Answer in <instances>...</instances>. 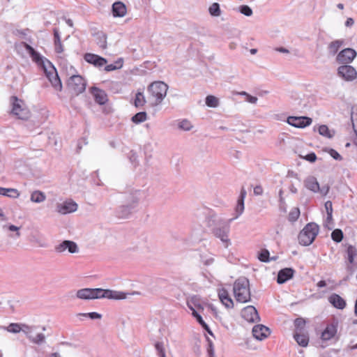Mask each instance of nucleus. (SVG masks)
<instances>
[{
	"label": "nucleus",
	"mask_w": 357,
	"mask_h": 357,
	"mask_svg": "<svg viewBox=\"0 0 357 357\" xmlns=\"http://www.w3.org/2000/svg\"><path fill=\"white\" fill-rule=\"evenodd\" d=\"M263 193V189L261 186L257 185L254 188V194L255 195H261Z\"/></svg>",
	"instance_id": "63"
},
{
	"label": "nucleus",
	"mask_w": 357,
	"mask_h": 357,
	"mask_svg": "<svg viewBox=\"0 0 357 357\" xmlns=\"http://www.w3.org/2000/svg\"><path fill=\"white\" fill-rule=\"evenodd\" d=\"M155 348L157 351L158 357H166L165 349L164 344L161 342H157L155 344Z\"/></svg>",
	"instance_id": "45"
},
{
	"label": "nucleus",
	"mask_w": 357,
	"mask_h": 357,
	"mask_svg": "<svg viewBox=\"0 0 357 357\" xmlns=\"http://www.w3.org/2000/svg\"><path fill=\"white\" fill-rule=\"evenodd\" d=\"M357 52L352 48H345L341 50L336 56V61L342 65L351 63L356 58Z\"/></svg>",
	"instance_id": "9"
},
{
	"label": "nucleus",
	"mask_w": 357,
	"mask_h": 357,
	"mask_svg": "<svg viewBox=\"0 0 357 357\" xmlns=\"http://www.w3.org/2000/svg\"><path fill=\"white\" fill-rule=\"evenodd\" d=\"M90 91L91 93L93 95V98L96 103L102 105L107 102V95L105 92V91L96 86H93L90 89Z\"/></svg>",
	"instance_id": "22"
},
{
	"label": "nucleus",
	"mask_w": 357,
	"mask_h": 357,
	"mask_svg": "<svg viewBox=\"0 0 357 357\" xmlns=\"http://www.w3.org/2000/svg\"><path fill=\"white\" fill-rule=\"evenodd\" d=\"M127 9L121 1H116L112 4V14L115 17H122L126 15Z\"/></svg>",
	"instance_id": "28"
},
{
	"label": "nucleus",
	"mask_w": 357,
	"mask_h": 357,
	"mask_svg": "<svg viewBox=\"0 0 357 357\" xmlns=\"http://www.w3.org/2000/svg\"><path fill=\"white\" fill-rule=\"evenodd\" d=\"M52 68H54V66L50 63V65H47L46 67L43 68L45 73L46 75V77L48 78L49 81L50 82L51 79H53L54 76L52 75Z\"/></svg>",
	"instance_id": "54"
},
{
	"label": "nucleus",
	"mask_w": 357,
	"mask_h": 357,
	"mask_svg": "<svg viewBox=\"0 0 357 357\" xmlns=\"http://www.w3.org/2000/svg\"><path fill=\"white\" fill-rule=\"evenodd\" d=\"M331 238L334 241L340 243L343 238V233L342 230L339 229L333 230L331 233Z\"/></svg>",
	"instance_id": "48"
},
{
	"label": "nucleus",
	"mask_w": 357,
	"mask_h": 357,
	"mask_svg": "<svg viewBox=\"0 0 357 357\" xmlns=\"http://www.w3.org/2000/svg\"><path fill=\"white\" fill-rule=\"evenodd\" d=\"M67 85L73 93L78 95L85 91L86 82L80 75H73L68 80Z\"/></svg>",
	"instance_id": "7"
},
{
	"label": "nucleus",
	"mask_w": 357,
	"mask_h": 357,
	"mask_svg": "<svg viewBox=\"0 0 357 357\" xmlns=\"http://www.w3.org/2000/svg\"><path fill=\"white\" fill-rule=\"evenodd\" d=\"M347 259L350 264H353L354 258L357 255V250L354 246L349 245L347 250Z\"/></svg>",
	"instance_id": "42"
},
{
	"label": "nucleus",
	"mask_w": 357,
	"mask_h": 357,
	"mask_svg": "<svg viewBox=\"0 0 357 357\" xmlns=\"http://www.w3.org/2000/svg\"><path fill=\"white\" fill-rule=\"evenodd\" d=\"M238 9L241 14L247 17L251 16L253 13L251 8L247 5L240 6Z\"/></svg>",
	"instance_id": "50"
},
{
	"label": "nucleus",
	"mask_w": 357,
	"mask_h": 357,
	"mask_svg": "<svg viewBox=\"0 0 357 357\" xmlns=\"http://www.w3.org/2000/svg\"><path fill=\"white\" fill-rule=\"evenodd\" d=\"M84 58L87 63L98 68L102 67L107 63L106 59L92 53H86Z\"/></svg>",
	"instance_id": "20"
},
{
	"label": "nucleus",
	"mask_w": 357,
	"mask_h": 357,
	"mask_svg": "<svg viewBox=\"0 0 357 357\" xmlns=\"http://www.w3.org/2000/svg\"><path fill=\"white\" fill-rule=\"evenodd\" d=\"M77 208V204L73 199H67L56 204V211L62 215L75 212Z\"/></svg>",
	"instance_id": "13"
},
{
	"label": "nucleus",
	"mask_w": 357,
	"mask_h": 357,
	"mask_svg": "<svg viewBox=\"0 0 357 357\" xmlns=\"http://www.w3.org/2000/svg\"><path fill=\"white\" fill-rule=\"evenodd\" d=\"M128 293L112 289H104L101 288H84L76 292L77 298L82 300H91L107 298L110 300H124L127 298Z\"/></svg>",
	"instance_id": "1"
},
{
	"label": "nucleus",
	"mask_w": 357,
	"mask_h": 357,
	"mask_svg": "<svg viewBox=\"0 0 357 357\" xmlns=\"http://www.w3.org/2000/svg\"><path fill=\"white\" fill-rule=\"evenodd\" d=\"M257 98L255 97V96H252L251 95H248L246 98V100L248 102H250L252 104H256L257 102Z\"/></svg>",
	"instance_id": "61"
},
{
	"label": "nucleus",
	"mask_w": 357,
	"mask_h": 357,
	"mask_svg": "<svg viewBox=\"0 0 357 357\" xmlns=\"http://www.w3.org/2000/svg\"><path fill=\"white\" fill-rule=\"evenodd\" d=\"M252 334L257 340H262L269 335L270 330L262 324H258L253 327Z\"/></svg>",
	"instance_id": "23"
},
{
	"label": "nucleus",
	"mask_w": 357,
	"mask_h": 357,
	"mask_svg": "<svg viewBox=\"0 0 357 357\" xmlns=\"http://www.w3.org/2000/svg\"><path fill=\"white\" fill-rule=\"evenodd\" d=\"M328 153L332 158L337 160H341L342 159V156L333 149H330Z\"/></svg>",
	"instance_id": "58"
},
{
	"label": "nucleus",
	"mask_w": 357,
	"mask_h": 357,
	"mask_svg": "<svg viewBox=\"0 0 357 357\" xmlns=\"http://www.w3.org/2000/svg\"><path fill=\"white\" fill-rule=\"evenodd\" d=\"M0 195H3L10 198H17L20 196V192L15 188L0 187Z\"/></svg>",
	"instance_id": "35"
},
{
	"label": "nucleus",
	"mask_w": 357,
	"mask_h": 357,
	"mask_svg": "<svg viewBox=\"0 0 357 357\" xmlns=\"http://www.w3.org/2000/svg\"><path fill=\"white\" fill-rule=\"evenodd\" d=\"M270 253L267 250H262L259 254V259L262 262H268L270 261L269 259Z\"/></svg>",
	"instance_id": "51"
},
{
	"label": "nucleus",
	"mask_w": 357,
	"mask_h": 357,
	"mask_svg": "<svg viewBox=\"0 0 357 357\" xmlns=\"http://www.w3.org/2000/svg\"><path fill=\"white\" fill-rule=\"evenodd\" d=\"M79 316L89 317L91 319H98L102 317V315L98 312H88V313H81L79 314Z\"/></svg>",
	"instance_id": "52"
},
{
	"label": "nucleus",
	"mask_w": 357,
	"mask_h": 357,
	"mask_svg": "<svg viewBox=\"0 0 357 357\" xmlns=\"http://www.w3.org/2000/svg\"><path fill=\"white\" fill-rule=\"evenodd\" d=\"M155 348L157 351L158 357H166L165 349L164 344L161 342H157L155 344Z\"/></svg>",
	"instance_id": "46"
},
{
	"label": "nucleus",
	"mask_w": 357,
	"mask_h": 357,
	"mask_svg": "<svg viewBox=\"0 0 357 357\" xmlns=\"http://www.w3.org/2000/svg\"><path fill=\"white\" fill-rule=\"evenodd\" d=\"M294 338L298 344L303 347H306L308 345L309 336L305 333H294Z\"/></svg>",
	"instance_id": "31"
},
{
	"label": "nucleus",
	"mask_w": 357,
	"mask_h": 357,
	"mask_svg": "<svg viewBox=\"0 0 357 357\" xmlns=\"http://www.w3.org/2000/svg\"><path fill=\"white\" fill-rule=\"evenodd\" d=\"M53 33H54V43L61 42L59 29L57 28H54Z\"/></svg>",
	"instance_id": "60"
},
{
	"label": "nucleus",
	"mask_w": 357,
	"mask_h": 357,
	"mask_svg": "<svg viewBox=\"0 0 357 357\" xmlns=\"http://www.w3.org/2000/svg\"><path fill=\"white\" fill-rule=\"evenodd\" d=\"M305 188L314 192H319L321 195H326L328 190V184L321 185L317 182V180H304Z\"/></svg>",
	"instance_id": "15"
},
{
	"label": "nucleus",
	"mask_w": 357,
	"mask_h": 357,
	"mask_svg": "<svg viewBox=\"0 0 357 357\" xmlns=\"http://www.w3.org/2000/svg\"><path fill=\"white\" fill-rule=\"evenodd\" d=\"M319 135L328 139H331L335 135V130H330L326 125H321L318 127Z\"/></svg>",
	"instance_id": "37"
},
{
	"label": "nucleus",
	"mask_w": 357,
	"mask_h": 357,
	"mask_svg": "<svg viewBox=\"0 0 357 357\" xmlns=\"http://www.w3.org/2000/svg\"><path fill=\"white\" fill-rule=\"evenodd\" d=\"M241 317L250 323L258 322L260 319L257 310L252 305L244 307L241 311Z\"/></svg>",
	"instance_id": "18"
},
{
	"label": "nucleus",
	"mask_w": 357,
	"mask_h": 357,
	"mask_svg": "<svg viewBox=\"0 0 357 357\" xmlns=\"http://www.w3.org/2000/svg\"><path fill=\"white\" fill-rule=\"evenodd\" d=\"M51 75L54 76L53 79L50 81L52 86L56 90L61 91L62 90V84L55 68H52Z\"/></svg>",
	"instance_id": "33"
},
{
	"label": "nucleus",
	"mask_w": 357,
	"mask_h": 357,
	"mask_svg": "<svg viewBox=\"0 0 357 357\" xmlns=\"http://www.w3.org/2000/svg\"><path fill=\"white\" fill-rule=\"evenodd\" d=\"M300 157L310 162H315L317 158L316 154L314 152H311L305 156L301 155Z\"/></svg>",
	"instance_id": "55"
},
{
	"label": "nucleus",
	"mask_w": 357,
	"mask_h": 357,
	"mask_svg": "<svg viewBox=\"0 0 357 357\" xmlns=\"http://www.w3.org/2000/svg\"><path fill=\"white\" fill-rule=\"evenodd\" d=\"M147 119V114L146 112H139L135 114L131 119L132 121L136 124L142 123Z\"/></svg>",
	"instance_id": "39"
},
{
	"label": "nucleus",
	"mask_w": 357,
	"mask_h": 357,
	"mask_svg": "<svg viewBox=\"0 0 357 357\" xmlns=\"http://www.w3.org/2000/svg\"><path fill=\"white\" fill-rule=\"evenodd\" d=\"M344 41L343 39L335 40L331 42L328 45V54L331 56L337 54L339 50L344 45Z\"/></svg>",
	"instance_id": "30"
},
{
	"label": "nucleus",
	"mask_w": 357,
	"mask_h": 357,
	"mask_svg": "<svg viewBox=\"0 0 357 357\" xmlns=\"http://www.w3.org/2000/svg\"><path fill=\"white\" fill-rule=\"evenodd\" d=\"M0 227L3 233L8 234V236L13 239H17L20 237V229L21 227L14 225L11 223L6 222H0Z\"/></svg>",
	"instance_id": "12"
},
{
	"label": "nucleus",
	"mask_w": 357,
	"mask_h": 357,
	"mask_svg": "<svg viewBox=\"0 0 357 357\" xmlns=\"http://www.w3.org/2000/svg\"><path fill=\"white\" fill-rule=\"evenodd\" d=\"M54 250L57 253H63L66 250L70 254H75L79 252V248L77 243L70 240H65L56 245L54 247Z\"/></svg>",
	"instance_id": "14"
},
{
	"label": "nucleus",
	"mask_w": 357,
	"mask_h": 357,
	"mask_svg": "<svg viewBox=\"0 0 357 357\" xmlns=\"http://www.w3.org/2000/svg\"><path fill=\"white\" fill-rule=\"evenodd\" d=\"M46 199L45 194L40 190H34L31 192L30 196L31 202L36 204H40Z\"/></svg>",
	"instance_id": "32"
},
{
	"label": "nucleus",
	"mask_w": 357,
	"mask_h": 357,
	"mask_svg": "<svg viewBox=\"0 0 357 357\" xmlns=\"http://www.w3.org/2000/svg\"><path fill=\"white\" fill-rule=\"evenodd\" d=\"M287 122L295 128H303L310 126L312 120L307 116H289Z\"/></svg>",
	"instance_id": "19"
},
{
	"label": "nucleus",
	"mask_w": 357,
	"mask_h": 357,
	"mask_svg": "<svg viewBox=\"0 0 357 357\" xmlns=\"http://www.w3.org/2000/svg\"><path fill=\"white\" fill-rule=\"evenodd\" d=\"M294 333L303 332L305 326V321L303 318H297L294 320Z\"/></svg>",
	"instance_id": "41"
},
{
	"label": "nucleus",
	"mask_w": 357,
	"mask_h": 357,
	"mask_svg": "<svg viewBox=\"0 0 357 357\" xmlns=\"http://www.w3.org/2000/svg\"><path fill=\"white\" fill-rule=\"evenodd\" d=\"M247 195L246 190L242 187L240 195L238 197L236 205L234 208V216L228 220V224L231 223L234 220L238 218L244 212L245 205L244 201Z\"/></svg>",
	"instance_id": "11"
},
{
	"label": "nucleus",
	"mask_w": 357,
	"mask_h": 357,
	"mask_svg": "<svg viewBox=\"0 0 357 357\" xmlns=\"http://www.w3.org/2000/svg\"><path fill=\"white\" fill-rule=\"evenodd\" d=\"M229 226L226 225L222 227H216L213 231L214 236L222 241L225 248H228L231 244V241L229 238Z\"/></svg>",
	"instance_id": "16"
},
{
	"label": "nucleus",
	"mask_w": 357,
	"mask_h": 357,
	"mask_svg": "<svg viewBox=\"0 0 357 357\" xmlns=\"http://www.w3.org/2000/svg\"><path fill=\"white\" fill-rule=\"evenodd\" d=\"M8 220V218L4 213L3 209L0 208V222H6Z\"/></svg>",
	"instance_id": "62"
},
{
	"label": "nucleus",
	"mask_w": 357,
	"mask_h": 357,
	"mask_svg": "<svg viewBox=\"0 0 357 357\" xmlns=\"http://www.w3.org/2000/svg\"><path fill=\"white\" fill-rule=\"evenodd\" d=\"M135 202L131 205L123 203L116 210V214L120 218H128L130 215L136 211L135 208Z\"/></svg>",
	"instance_id": "21"
},
{
	"label": "nucleus",
	"mask_w": 357,
	"mask_h": 357,
	"mask_svg": "<svg viewBox=\"0 0 357 357\" xmlns=\"http://www.w3.org/2000/svg\"><path fill=\"white\" fill-rule=\"evenodd\" d=\"M233 291L237 302L245 303L250 301V282L246 278H238L234 283Z\"/></svg>",
	"instance_id": "2"
},
{
	"label": "nucleus",
	"mask_w": 357,
	"mask_h": 357,
	"mask_svg": "<svg viewBox=\"0 0 357 357\" xmlns=\"http://www.w3.org/2000/svg\"><path fill=\"white\" fill-rule=\"evenodd\" d=\"M319 231V226L314 222L307 224L300 231L298 239L301 245H310L313 243Z\"/></svg>",
	"instance_id": "4"
},
{
	"label": "nucleus",
	"mask_w": 357,
	"mask_h": 357,
	"mask_svg": "<svg viewBox=\"0 0 357 357\" xmlns=\"http://www.w3.org/2000/svg\"><path fill=\"white\" fill-rule=\"evenodd\" d=\"M96 40L97 45L102 49L107 48V35L102 31H98L96 33Z\"/></svg>",
	"instance_id": "36"
},
{
	"label": "nucleus",
	"mask_w": 357,
	"mask_h": 357,
	"mask_svg": "<svg viewBox=\"0 0 357 357\" xmlns=\"http://www.w3.org/2000/svg\"><path fill=\"white\" fill-rule=\"evenodd\" d=\"M141 195L142 192L139 190H132L130 191L126 192L123 194V203L131 205L132 202H135V208L137 209L139 203Z\"/></svg>",
	"instance_id": "17"
},
{
	"label": "nucleus",
	"mask_w": 357,
	"mask_h": 357,
	"mask_svg": "<svg viewBox=\"0 0 357 357\" xmlns=\"http://www.w3.org/2000/svg\"><path fill=\"white\" fill-rule=\"evenodd\" d=\"M168 90V86L163 82L158 81L151 83L148 86V91L153 99L152 105H158L162 102L166 96Z\"/></svg>",
	"instance_id": "3"
},
{
	"label": "nucleus",
	"mask_w": 357,
	"mask_h": 357,
	"mask_svg": "<svg viewBox=\"0 0 357 357\" xmlns=\"http://www.w3.org/2000/svg\"><path fill=\"white\" fill-rule=\"evenodd\" d=\"M187 306L192 311V313L204 310L202 303L198 296H192L187 299Z\"/></svg>",
	"instance_id": "25"
},
{
	"label": "nucleus",
	"mask_w": 357,
	"mask_h": 357,
	"mask_svg": "<svg viewBox=\"0 0 357 357\" xmlns=\"http://www.w3.org/2000/svg\"><path fill=\"white\" fill-rule=\"evenodd\" d=\"M129 158H130V160L131 161L132 163L135 164V162L137 161V156L135 154V153H133V152L131 151L130 153Z\"/></svg>",
	"instance_id": "64"
},
{
	"label": "nucleus",
	"mask_w": 357,
	"mask_h": 357,
	"mask_svg": "<svg viewBox=\"0 0 357 357\" xmlns=\"http://www.w3.org/2000/svg\"><path fill=\"white\" fill-rule=\"evenodd\" d=\"M54 51L57 54L63 53L64 49L61 42L54 43Z\"/></svg>",
	"instance_id": "59"
},
{
	"label": "nucleus",
	"mask_w": 357,
	"mask_h": 357,
	"mask_svg": "<svg viewBox=\"0 0 357 357\" xmlns=\"http://www.w3.org/2000/svg\"><path fill=\"white\" fill-rule=\"evenodd\" d=\"M219 104L218 98L215 96L209 95L206 98V105L210 107H217Z\"/></svg>",
	"instance_id": "43"
},
{
	"label": "nucleus",
	"mask_w": 357,
	"mask_h": 357,
	"mask_svg": "<svg viewBox=\"0 0 357 357\" xmlns=\"http://www.w3.org/2000/svg\"><path fill=\"white\" fill-rule=\"evenodd\" d=\"M300 216V210L298 208H294L291 210L288 215V220L290 222H295L298 220Z\"/></svg>",
	"instance_id": "47"
},
{
	"label": "nucleus",
	"mask_w": 357,
	"mask_h": 357,
	"mask_svg": "<svg viewBox=\"0 0 357 357\" xmlns=\"http://www.w3.org/2000/svg\"><path fill=\"white\" fill-rule=\"evenodd\" d=\"M337 332V324L332 323L326 326L321 333V338L324 341H328L335 337Z\"/></svg>",
	"instance_id": "24"
},
{
	"label": "nucleus",
	"mask_w": 357,
	"mask_h": 357,
	"mask_svg": "<svg viewBox=\"0 0 357 357\" xmlns=\"http://www.w3.org/2000/svg\"><path fill=\"white\" fill-rule=\"evenodd\" d=\"M328 301L335 307L342 310L346 307L345 301L338 294H333L328 297Z\"/></svg>",
	"instance_id": "29"
},
{
	"label": "nucleus",
	"mask_w": 357,
	"mask_h": 357,
	"mask_svg": "<svg viewBox=\"0 0 357 357\" xmlns=\"http://www.w3.org/2000/svg\"><path fill=\"white\" fill-rule=\"evenodd\" d=\"M25 50L29 52L32 60L36 62L38 65L44 68L47 65H50V61L47 59H45L40 55L39 52L36 51L33 47L26 43H22Z\"/></svg>",
	"instance_id": "10"
},
{
	"label": "nucleus",
	"mask_w": 357,
	"mask_h": 357,
	"mask_svg": "<svg viewBox=\"0 0 357 357\" xmlns=\"http://www.w3.org/2000/svg\"><path fill=\"white\" fill-rule=\"evenodd\" d=\"M337 75L346 82H353L357 78V71L349 64L340 66L337 69Z\"/></svg>",
	"instance_id": "8"
},
{
	"label": "nucleus",
	"mask_w": 357,
	"mask_h": 357,
	"mask_svg": "<svg viewBox=\"0 0 357 357\" xmlns=\"http://www.w3.org/2000/svg\"><path fill=\"white\" fill-rule=\"evenodd\" d=\"M25 326L26 324H24L11 323L8 326L3 327V328L9 333H18L21 331L24 332Z\"/></svg>",
	"instance_id": "34"
},
{
	"label": "nucleus",
	"mask_w": 357,
	"mask_h": 357,
	"mask_svg": "<svg viewBox=\"0 0 357 357\" xmlns=\"http://www.w3.org/2000/svg\"><path fill=\"white\" fill-rule=\"evenodd\" d=\"M326 213L328 215V218H331L332 217L333 214V204L331 201H327L324 204Z\"/></svg>",
	"instance_id": "57"
},
{
	"label": "nucleus",
	"mask_w": 357,
	"mask_h": 357,
	"mask_svg": "<svg viewBox=\"0 0 357 357\" xmlns=\"http://www.w3.org/2000/svg\"><path fill=\"white\" fill-rule=\"evenodd\" d=\"M116 63L119 64V66H116V65H114V64L107 65L105 67V70L107 71V72L113 71V70H115L116 69L121 68L122 67V66H123V63H122L121 61H117Z\"/></svg>",
	"instance_id": "53"
},
{
	"label": "nucleus",
	"mask_w": 357,
	"mask_h": 357,
	"mask_svg": "<svg viewBox=\"0 0 357 357\" xmlns=\"http://www.w3.org/2000/svg\"><path fill=\"white\" fill-rule=\"evenodd\" d=\"M207 355L208 357H215L214 347L211 340H208Z\"/></svg>",
	"instance_id": "56"
},
{
	"label": "nucleus",
	"mask_w": 357,
	"mask_h": 357,
	"mask_svg": "<svg viewBox=\"0 0 357 357\" xmlns=\"http://www.w3.org/2000/svg\"><path fill=\"white\" fill-rule=\"evenodd\" d=\"M218 295L221 303L227 308H232L234 307V302L229 296L228 291L225 289H220L218 290Z\"/></svg>",
	"instance_id": "27"
},
{
	"label": "nucleus",
	"mask_w": 357,
	"mask_h": 357,
	"mask_svg": "<svg viewBox=\"0 0 357 357\" xmlns=\"http://www.w3.org/2000/svg\"><path fill=\"white\" fill-rule=\"evenodd\" d=\"M38 326L26 324L23 333L31 342L36 344H41L45 342V336L43 333L38 332Z\"/></svg>",
	"instance_id": "6"
},
{
	"label": "nucleus",
	"mask_w": 357,
	"mask_h": 357,
	"mask_svg": "<svg viewBox=\"0 0 357 357\" xmlns=\"http://www.w3.org/2000/svg\"><path fill=\"white\" fill-rule=\"evenodd\" d=\"M209 13L212 16L218 17L220 15V5L218 3H213L210 7H209Z\"/></svg>",
	"instance_id": "49"
},
{
	"label": "nucleus",
	"mask_w": 357,
	"mask_h": 357,
	"mask_svg": "<svg viewBox=\"0 0 357 357\" xmlns=\"http://www.w3.org/2000/svg\"><path fill=\"white\" fill-rule=\"evenodd\" d=\"M146 102V100L144 96L143 92L138 91L135 94V100H134L135 106L137 108L142 107L145 105Z\"/></svg>",
	"instance_id": "38"
},
{
	"label": "nucleus",
	"mask_w": 357,
	"mask_h": 357,
	"mask_svg": "<svg viewBox=\"0 0 357 357\" xmlns=\"http://www.w3.org/2000/svg\"><path fill=\"white\" fill-rule=\"evenodd\" d=\"M294 273V270L291 268H285L278 272L277 277V282L278 284H283L287 280H290Z\"/></svg>",
	"instance_id": "26"
},
{
	"label": "nucleus",
	"mask_w": 357,
	"mask_h": 357,
	"mask_svg": "<svg viewBox=\"0 0 357 357\" xmlns=\"http://www.w3.org/2000/svg\"><path fill=\"white\" fill-rule=\"evenodd\" d=\"M11 114L19 119L26 120L30 116V111L25 102L17 96H11Z\"/></svg>",
	"instance_id": "5"
},
{
	"label": "nucleus",
	"mask_w": 357,
	"mask_h": 357,
	"mask_svg": "<svg viewBox=\"0 0 357 357\" xmlns=\"http://www.w3.org/2000/svg\"><path fill=\"white\" fill-rule=\"evenodd\" d=\"M192 315L197 319V322L211 335H212V332L210 330L208 324L204 321L202 317L197 312H195L192 313Z\"/></svg>",
	"instance_id": "40"
},
{
	"label": "nucleus",
	"mask_w": 357,
	"mask_h": 357,
	"mask_svg": "<svg viewBox=\"0 0 357 357\" xmlns=\"http://www.w3.org/2000/svg\"><path fill=\"white\" fill-rule=\"evenodd\" d=\"M178 127L179 129L184 131H189L192 128L193 126L190 121L187 119H183L178 122Z\"/></svg>",
	"instance_id": "44"
}]
</instances>
